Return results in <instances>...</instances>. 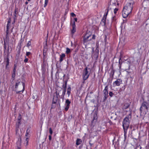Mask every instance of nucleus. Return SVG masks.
<instances>
[{"label":"nucleus","mask_w":149,"mask_h":149,"mask_svg":"<svg viewBox=\"0 0 149 149\" xmlns=\"http://www.w3.org/2000/svg\"><path fill=\"white\" fill-rule=\"evenodd\" d=\"M132 117V113L130 112L128 115L124 118L123 121V127L124 131V134L125 136L127 133Z\"/></svg>","instance_id":"obj_1"},{"label":"nucleus","mask_w":149,"mask_h":149,"mask_svg":"<svg viewBox=\"0 0 149 149\" xmlns=\"http://www.w3.org/2000/svg\"><path fill=\"white\" fill-rule=\"evenodd\" d=\"M149 107V103L147 102H143L142 103L140 109V110L141 113H146V112L148 111Z\"/></svg>","instance_id":"obj_2"},{"label":"nucleus","mask_w":149,"mask_h":149,"mask_svg":"<svg viewBox=\"0 0 149 149\" xmlns=\"http://www.w3.org/2000/svg\"><path fill=\"white\" fill-rule=\"evenodd\" d=\"M91 70V69L90 68H88L87 67H86L83 70L82 74L83 83H84V81L88 78L90 73L89 71L90 72Z\"/></svg>","instance_id":"obj_3"},{"label":"nucleus","mask_w":149,"mask_h":149,"mask_svg":"<svg viewBox=\"0 0 149 149\" xmlns=\"http://www.w3.org/2000/svg\"><path fill=\"white\" fill-rule=\"evenodd\" d=\"M59 94H54L52 102L51 109H54L57 105V103L59 97Z\"/></svg>","instance_id":"obj_4"},{"label":"nucleus","mask_w":149,"mask_h":149,"mask_svg":"<svg viewBox=\"0 0 149 149\" xmlns=\"http://www.w3.org/2000/svg\"><path fill=\"white\" fill-rule=\"evenodd\" d=\"M83 35V41L84 42H87L91 40L92 39L91 38L89 39L90 37L91 36V34L90 31L88 32L87 31Z\"/></svg>","instance_id":"obj_5"},{"label":"nucleus","mask_w":149,"mask_h":149,"mask_svg":"<svg viewBox=\"0 0 149 149\" xmlns=\"http://www.w3.org/2000/svg\"><path fill=\"white\" fill-rule=\"evenodd\" d=\"M134 2L133 1L128 2L125 6L123 8L132 12L133 8Z\"/></svg>","instance_id":"obj_6"},{"label":"nucleus","mask_w":149,"mask_h":149,"mask_svg":"<svg viewBox=\"0 0 149 149\" xmlns=\"http://www.w3.org/2000/svg\"><path fill=\"white\" fill-rule=\"evenodd\" d=\"M66 78H65V84H63V93H65L66 88H67V83L68 81V80L69 79V75L68 74H67L66 76Z\"/></svg>","instance_id":"obj_7"},{"label":"nucleus","mask_w":149,"mask_h":149,"mask_svg":"<svg viewBox=\"0 0 149 149\" xmlns=\"http://www.w3.org/2000/svg\"><path fill=\"white\" fill-rule=\"evenodd\" d=\"M108 11L109 10L107 9V12L104 14L100 23V24L103 26H105L106 25V19L107 18Z\"/></svg>","instance_id":"obj_8"},{"label":"nucleus","mask_w":149,"mask_h":149,"mask_svg":"<svg viewBox=\"0 0 149 149\" xmlns=\"http://www.w3.org/2000/svg\"><path fill=\"white\" fill-rule=\"evenodd\" d=\"M123 83L122 79L120 78H119L113 82V86L116 87V86H119Z\"/></svg>","instance_id":"obj_9"},{"label":"nucleus","mask_w":149,"mask_h":149,"mask_svg":"<svg viewBox=\"0 0 149 149\" xmlns=\"http://www.w3.org/2000/svg\"><path fill=\"white\" fill-rule=\"evenodd\" d=\"M4 62H6V63L5 68L8 69L9 67V59L8 54H7V57L4 58Z\"/></svg>","instance_id":"obj_10"},{"label":"nucleus","mask_w":149,"mask_h":149,"mask_svg":"<svg viewBox=\"0 0 149 149\" xmlns=\"http://www.w3.org/2000/svg\"><path fill=\"white\" fill-rule=\"evenodd\" d=\"M131 13L130 12L123 8L122 13L123 17L124 18H126Z\"/></svg>","instance_id":"obj_11"},{"label":"nucleus","mask_w":149,"mask_h":149,"mask_svg":"<svg viewBox=\"0 0 149 149\" xmlns=\"http://www.w3.org/2000/svg\"><path fill=\"white\" fill-rule=\"evenodd\" d=\"M72 29L71 30V34L72 35H73L74 33L76 31V25L75 24V22L74 21L72 22Z\"/></svg>","instance_id":"obj_12"},{"label":"nucleus","mask_w":149,"mask_h":149,"mask_svg":"<svg viewBox=\"0 0 149 149\" xmlns=\"http://www.w3.org/2000/svg\"><path fill=\"white\" fill-rule=\"evenodd\" d=\"M46 64L45 63V61L43 60V63L42 65V74H45Z\"/></svg>","instance_id":"obj_13"},{"label":"nucleus","mask_w":149,"mask_h":149,"mask_svg":"<svg viewBox=\"0 0 149 149\" xmlns=\"http://www.w3.org/2000/svg\"><path fill=\"white\" fill-rule=\"evenodd\" d=\"M70 103L71 102L69 100H66L65 104V109L66 111H67L68 110Z\"/></svg>","instance_id":"obj_14"},{"label":"nucleus","mask_w":149,"mask_h":149,"mask_svg":"<svg viewBox=\"0 0 149 149\" xmlns=\"http://www.w3.org/2000/svg\"><path fill=\"white\" fill-rule=\"evenodd\" d=\"M130 106V104L126 103L123 104L122 105V109L123 110H125L128 108Z\"/></svg>","instance_id":"obj_15"},{"label":"nucleus","mask_w":149,"mask_h":149,"mask_svg":"<svg viewBox=\"0 0 149 149\" xmlns=\"http://www.w3.org/2000/svg\"><path fill=\"white\" fill-rule=\"evenodd\" d=\"M143 7L144 8H146L149 5V1L147 0H144L142 3Z\"/></svg>","instance_id":"obj_16"},{"label":"nucleus","mask_w":149,"mask_h":149,"mask_svg":"<svg viewBox=\"0 0 149 149\" xmlns=\"http://www.w3.org/2000/svg\"><path fill=\"white\" fill-rule=\"evenodd\" d=\"M65 54L62 53L60 56L59 58V62L60 63H61L64 59L65 58Z\"/></svg>","instance_id":"obj_17"},{"label":"nucleus","mask_w":149,"mask_h":149,"mask_svg":"<svg viewBox=\"0 0 149 149\" xmlns=\"http://www.w3.org/2000/svg\"><path fill=\"white\" fill-rule=\"evenodd\" d=\"M145 30L146 32H149V23L146 24L145 27Z\"/></svg>","instance_id":"obj_18"},{"label":"nucleus","mask_w":149,"mask_h":149,"mask_svg":"<svg viewBox=\"0 0 149 149\" xmlns=\"http://www.w3.org/2000/svg\"><path fill=\"white\" fill-rule=\"evenodd\" d=\"M45 74H42V79L41 81V83L43 85H44L45 83Z\"/></svg>","instance_id":"obj_19"},{"label":"nucleus","mask_w":149,"mask_h":149,"mask_svg":"<svg viewBox=\"0 0 149 149\" xmlns=\"http://www.w3.org/2000/svg\"><path fill=\"white\" fill-rule=\"evenodd\" d=\"M122 60L121 59V54H120V58L119 60V68L120 69L121 68V64H122Z\"/></svg>","instance_id":"obj_20"},{"label":"nucleus","mask_w":149,"mask_h":149,"mask_svg":"<svg viewBox=\"0 0 149 149\" xmlns=\"http://www.w3.org/2000/svg\"><path fill=\"white\" fill-rule=\"evenodd\" d=\"M125 61H126V63L129 64L128 70L130 69L131 66L130 64L131 63V61L130 59H127Z\"/></svg>","instance_id":"obj_21"},{"label":"nucleus","mask_w":149,"mask_h":149,"mask_svg":"<svg viewBox=\"0 0 149 149\" xmlns=\"http://www.w3.org/2000/svg\"><path fill=\"white\" fill-rule=\"evenodd\" d=\"M114 72L115 70H113V68H112L111 69V70L110 73V76L113 78Z\"/></svg>","instance_id":"obj_22"},{"label":"nucleus","mask_w":149,"mask_h":149,"mask_svg":"<svg viewBox=\"0 0 149 149\" xmlns=\"http://www.w3.org/2000/svg\"><path fill=\"white\" fill-rule=\"evenodd\" d=\"M82 142V141L81 139H77L76 141V144L77 145H79Z\"/></svg>","instance_id":"obj_23"},{"label":"nucleus","mask_w":149,"mask_h":149,"mask_svg":"<svg viewBox=\"0 0 149 149\" xmlns=\"http://www.w3.org/2000/svg\"><path fill=\"white\" fill-rule=\"evenodd\" d=\"M18 13V8H15L14 12V16L13 17H15V18H17V14Z\"/></svg>","instance_id":"obj_24"},{"label":"nucleus","mask_w":149,"mask_h":149,"mask_svg":"<svg viewBox=\"0 0 149 149\" xmlns=\"http://www.w3.org/2000/svg\"><path fill=\"white\" fill-rule=\"evenodd\" d=\"M116 1H115V0H111L110 2V5H114L115 6L116 5Z\"/></svg>","instance_id":"obj_25"},{"label":"nucleus","mask_w":149,"mask_h":149,"mask_svg":"<svg viewBox=\"0 0 149 149\" xmlns=\"http://www.w3.org/2000/svg\"><path fill=\"white\" fill-rule=\"evenodd\" d=\"M17 149H21L20 147V146L21 145V143L20 141H18L17 142Z\"/></svg>","instance_id":"obj_26"},{"label":"nucleus","mask_w":149,"mask_h":149,"mask_svg":"<svg viewBox=\"0 0 149 149\" xmlns=\"http://www.w3.org/2000/svg\"><path fill=\"white\" fill-rule=\"evenodd\" d=\"M103 93H108V86L105 87V88L103 91Z\"/></svg>","instance_id":"obj_27"},{"label":"nucleus","mask_w":149,"mask_h":149,"mask_svg":"<svg viewBox=\"0 0 149 149\" xmlns=\"http://www.w3.org/2000/svg\"><path fill=\"white\" fill-rule=\"evenodd\" d=\"M66 53L67 54H68L71 52V50L69 48H68V47H67L66 48Z\"/></svg>","instance_id":"obj_28"},{"label":"nucleus","mask_w":149,"mask_h":149,"mask_svg":"<svg viewBox=\"0 0 149 149\" xmlns=\"http://www.w3.org/2000/svg\"><path fill=\"white\" fill-rule=\"evenodd\" d=\"M108 94H104V99L103 100V102H105L106 99L107 98V97L108 96Z\"/></svg>","instance_id":"obj_29"},{"label":"nucleus","mask_w":149,"mask_h":149,"mask_svg":"<svg viewBox=\"0 0 149 149\" xmlns=\"http://www.w3.org/2000/svg\"><path fill=\"white\" fill-rule=\"evenodd\" d=\"M33 95L32 96V98L33 99H36L38 97V95H37V94H33Z\"/></svg>","instance_id":"obj_30"},{"label":"nucleus","mask_w":149,"mask_h":149,"mask_svg":"<svg viewBox=\"0 0 149 149\" xmlns=\"http://www.w3.org/2000/svg\"><path fill=\"white\" fill-rule=\"evenodd\" d=\"M22 86L23 87V88L22 91H19L18 92L19 93L20 92H21V91H22V92H23L24 90V87H25V83H24L23 82H22Z\"/></svg>","instance_id":"obj_31"},{"label":"nucleus","mask_w":149,"mask_h":149,"mask_svg":"<svg viewBox=\"0 0 149 149\" xmlns=\"http://www.w3.org/2000/svg\"><path fill=\"white\" fill-rule=\"evenodd\" d=\"M116 20V16L113 17L112 18V21L113 22H115Z\"/></svg>","instance_id":"obj_32"},{"label":"nucleus","mask_w":149,"mask_h":149,"mask_svg":"<svg viewBox=\"0 0 149 149\" xmlns=\"http://www.w3.org/2000/svg\"><path fill=\"white\" fill-rule=\"evenodd\" d=\"M71 89L70 86H68L67 89V93H70Z\"/></svg>","instance_id":"obj_33"},{"label":"nucleus","mask_w":149,"mask_h":149,"mask_svg":"<svg viewBox=\"0 0 149 149\" xmlns=\"http://www.w3.org/2000/svg\"><path fill=\"white\" fill-rule=\"evenodd\" d=\"M48 1L49 0H45V4L44 5V7L45 8L46 7L48 2Z\"/></svg>","instance_id":"obj_34"},{"label":"nucleus","mask_w":149,"mask_h":149,"mask_svg":"<svg viewBox=\"0 0 149 149\" xmlns=\"http://www.w3.org/2000/svg\"><path fill=\"white\" fill-rule=\"evenodd\" d=\"M125 89V86L122 87V88H120L119 91L120 92H123V91H124Z\"/></svg>","instance_id":"obj_35"},{"label":"nucleus","mask_w":149,"mask_h":149,"mask_svg":"<svg viewBox=\"0 0 149 149\" xmlns=\"http://www.w3.org/2000/svg\"><path fill=\"white\" fill-rule=\"evenodd\" d=\"M15 73H12V78L13 79L12 81H13L15 79Z\"/></svg>","instance_id":"obj_36"},{"label":"nucleus","mask_w":149,"mask_h":149,"mask_svg":"<svg viewBox=\"0 0 149 149\" xmlns=\"http://www.w3.org/2000/svg\"><path fill=\"white\" fill-rule=\"evenodd\" d=\"M46 55V52H45V50H43V60L45 61V57Z\"/></svg>","instance_id":"obj_37"},{"label":"nucleus","mask_w":149,"mask_h":149,"mask_svg":"<svg viewBox=\"0 0 149 149\" xmlns=\"http://www.w3.org/2000/svg\"><path fill=\"white\" fill-rule=\"evenodd\" d=\"M19 127V125L17 123H16L15 125L16 130L17 131H18Z\"/></svg>","instance_id":"obj_38"},{"label":"nucleus","mask_w":149,"mask_h":149,"mask_svg":"<svg viewBox=\"0 0 149 149\" xmlns=\"http://www.w3.org/2000/svg\"><path fill=\"white\" fill-rule=\"evenodd\" d=\"M20 51L19 50L17 52H18V54H17L16 55V58L18 59L19 56V53H20Z\"/></svg>","instance_id":"obj_39"},{"label":"nucleus","mask_w":149,"mask_h":149,"mask_svg":"<svg viewBox=\"0 0 149 149\" xmlns=\"http://www.w3.org/2000/svg\"><path fill=\"white\" fill-rule=\"evenodd\" d=\"M31 45V41L30 40L26 44V46L29 47Z\"/></svg>","instance_id":"obj_40"},{"label":"nucleus","mask_w":149,"mask_h":149,"mask_svg":"<svg viewBox=\"0 0 149 149\" xmlns=\"http://www.w3.org/2000/svg\"><path fill=\"white\" fill-rule=\"evenodd\" d=\"M99 53L98 52H95L94 55L95 56V57H96V58H98V56Z\"/></svg>","instance_id":"obj_41"},{"label":"nucleus","mask_w":149,"mask_h":149,"mask_svg":"<svg viewBox=\"0 0 149 149\" xmlns=\"http://www.w3.org/2000/svg\"><path fill=\"white\" fill-rule=\"evenodd\" d=\"M31 54H32L30 52H26V55L28 57H29V56Z\"/></svg>","instance_id":"obj_42"},{"label":"nucleus","mask_w":149,"mask_h":149,"mask_svg":"<svg viewBox=\"0 0 149 149\" xmlns=\"http://www.w3.org/2000/svg\"><path fill=\"white\" fill-rule=\"evenodd\" d=\"M10 23L8 22L7 25V26H6V27H7L6 29H9L10 26Z\"/></svg>","instance_id":"obj_43"},{"label":"nucleus","mask_w":149,"mask_h":149,"mask_svg":"<svg viewBox=\"0 0 149 149\" xmlns=\"http://www.w3.org/2000/svg\"><path fill=\"white\" fill-rule=\"evenodd\" d=\"M118 8H115L114 9V13L116 14L117 12V11H118Z\"/></svg>","instance_id":"obj_44"},{"label":"nucleus","mask_w":149,"mask_h":149,"mask_svg":"<svg viewBox=\"0 0 149 149\" xmlns=\"http://www.w3.org/2000/svg\"><path fill=\"white\" fill-rule=\"evenodd\" d=\"M68 11H69V10H68V8L66 9V10H65V13H64L65 16L68 13Z\"/></svg>","instance_id":"obj_45"},{"label":"nucleus","mask_w":149,"mask_h":149,"mask_svg":"<svg viewBox=\"0 0 149 149\" xmlns=\"http://www.w3.org/2000/svg\"><path fill=\"white\" fill-rule=\"evenodd\" d=\"M49 132L50 133V135H52L53 133L51 127L49 128Z\"/></svg>","instance_id":"obj_46"},{"label":"nucleus","mask_w":149,"mask_h":149,"mask_svg":"<svg viewBox=\"0 0 149 149\" xmlns=\"http://www.w3.org/2000/svg\"><path fill=\"white\" fill-rule=\"evenodd\" d=\"M25 58L24 61V62L26 63L28 62V58H26V56H25Z\"/></svg>","instance_id":"obj_47"},{"label":"nucleus","mask_w":149,"mask_h":149,"mask_svg":"<svg viewBox=\"0 0 149 149\" xmlns=\"http://www.w3.org/2000/svg\"><path fill=\"white\" fill-rule=\"evenodd\" d=\"M3 47L4 50H6V44L5 42H4Z\"/></svg>","instance_id":"obj_48"},{"label":"nucleus","mask_w":149,"mask_h":149,"mask_svg":"<svg viewBox=\"0 0 149 149\" xmlns=\"http://www.w3.org/2000/svg\"><path fill=\"white\" fill-rule=\"evenodd\" d=\"M71 16H72V17H75L76 16V15L74 13H71Z\"/></svg>","instance_id":"obj_49"},{"label":"nucleus","mask_w":149,"mask_h":149,"mask_svg":"<svg viewBox=\"0 0 149 149\" xmlns=\"http://www.w3.org/2000/svg\"><path fill=\"white\" fill-rule=\"evenodd\" d=\"M8 22L9 23H11V17H9L8 19Z\"/></svg>","instance_id":"obj_50"},{"label":"nucleus","mask_w":149,"mask_h":149,"mask_svg":"<svg viewBox=\"0 0 149 149\" xmlns=\"http://www.w3.org/2000/svg\"><path fill=\"white\" fill-rule=\"evenodd\" d=\"M21 118V115L20 114L19 116L18 117V121H20Z\"/></svg>","instance_id":"obj_51"},{"label":"nucleus","mask_w":149,"mask_h":149,"mask_svg":"<svg viewBox=\"0 0 149 149\" xmlns=\"http://www.w3.org/2000/svg\"><path fill=\"white\" fill-rule=\"evenodd\" d=\"M96 36L95 34H93L92 36V38H91L92 39L95 40V39Z\"/></svg>","instance_id":"obj_52"},{"label":"nucleus","mask_w":149,"mask_h":149,"mask_svg":"<svg viewBox=\"0 0 149 149\" xmlns=\"http://www.w3.org/2000/svg\"><path fill=\"white\" fill-rule=\"evenodd\" d=\"M13 19H14V21H13V22H12V24H14L15 22V20L17 19V18H15V17H13Z\"/></svg>","instance_id":"obj_53"},{"label":"nucleus","mask_w":149,"mask_h":149,"mask_svg":"<svg viewBox=\"0 0 149 149\" xmlns=\"http://www.w3.org/2000/svg\"><path fill=\"white\" fill-rule=\"evenodd\" d=\"M96 118H96L95 117H94L92 121V122L93 123V121H94V120H95V121H96V120H97Z\"/></svg>","instance_id":"obj_54"},{"label":"nucleus","mask_w":149,"mask_h":149,"mask_svg":"<svg viewBox=\"0 0 149 149\" xmlns=\"http://www.w3.org/2000/svg\"><path fill=\"white\" fill-rule=\"evenodd\" d=\"M19 85V84L17 82L15 84V88H17Z\"/></svg>","instance_id":"obj_55"},{"label":"nucleus","mask_w":149,"mask_h":149,"mask_svg":"<svg viewBox=\"0 0 149 149\" xmlns=\"http://www.w3.org/2000/svg\"><path fill=\"white\" fill-rule=\"evenodd\" d=\"M9 29H6V34H7V35H8V33H9Z\"/></svg>","instance_id":"obj_56"},{"label":"nucleus","mask_w":149,"mask_h":149,"mask_svg":"<svg viewBox=\"0 0 149 149\" xmlns=\"http://www.w3.org/2000/svg\"><path fill=\"white\" fill-rule=\"evenodd\" d=\"M17 82L19 84H20V79H18L17 81Z\"/></svg>","instance_id":"obj_57"},{"label":"nucleus","mask_w":149,"mask_h":149,"mask_svg":"<svg viewBox=\"0 0 149 149\" xmlns=\"http://www.w3.org/2000/svg\"><path fill=\"white\" fill-rule=\"evenodd\" d=\"M29 130H28V129H27L26 131V136H27V134H28V133L29 132Z\"/></svg>","instance_id":"obj_58"},{"label":"nucleus","mask_w":149,"mask_h":149,"mask_svg":"<svg viewBox=\"0 0 149 149\" xmlns=\"http://www.w3.org/2000/svg\"><path fill=\"white\" fill-rule=\"evenodd\" d=\"M52 135H50L49 136V141H50L52 139Z\"/></svg>","instance_id":"obj_59"},{"label":"nucleus","mask_w":149,"mask_h":149,"mask_svg":"<svg viewBox=\"0 0 149 149\" xmlns=\"http://www.w3.org/2000/svg\"><path fill=\"white\" fill-rule=\"evenodd\" d=\"M16 69L13 68L12 73H16Z\"/></svg>","instance_id":"obj_60"},{"label":"nucleus","mask_w":149,"mask_h":149,"mask_svg":"<svg viewBox=\"0 0 149 149\" xmlns=\"http://www.w3.org/2000/svg\"><path fill=\"white\" fill-rule=\"evenodd\" d=\"M95 52L99 53V48H96L95 49Z\"/></svg>","instance_id":"obj_61"},{"label":"nucleus","mask_w":149,"mask_h":149,"mask_svg":"<svg viewBox=\"0 0 149 149\" xmlns=\"http://www.w3.org/2000/svg\"><path fill=\"white\" fill-rule=\"evenodd\" d=\"M96 47L97 48H99V44L98 43H96Z\"/></svg>","instance_id":"obj_62"},{"label":"nucleus","mask_w":149,"mask_h":149,"mask_svg":"<svg viewBox=\"0 0 149 149\" xmlns=\"http://www.w3.org/2000/svg\"><path fill=\"white\" fill-rule=\"evenodd\" d=\"M28 141H29V139L28 138H26V143L27 144L28 143Z\"/></svg>","instance_id":"obj_63"},{"label":"nucleus","mask_w":149,"mask_h":149,"mask_svg":"<svg viewBox=\"0 0 149 149\" xmlns=\"http://www.w3.org/2000/svg\"><path fill=\"white\" fill-rule=\"evenodd\" d=\"M17 123L19 125H20L21 124V121H18V122Z\"/></svg>","instance_id":"obj_64"}]
</instances>
